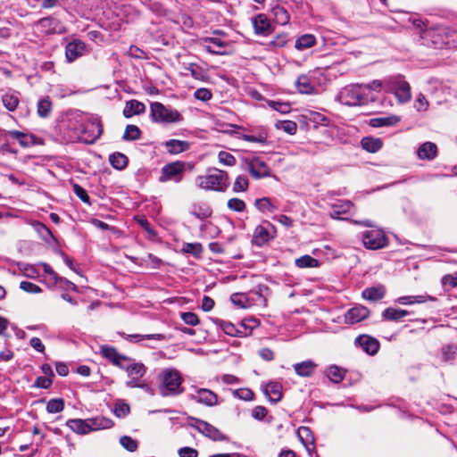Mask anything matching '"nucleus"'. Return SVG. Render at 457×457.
Masks as SVG:
<instances>
[{
  "mask_svg": "<svg viewBox=\"0 0 457 457\" xmlns=\"http://www.w3.org/2000/svg\"><path fill=\"white\" fill-rule=\"evenodd\" d=\"M196 185L204 190L224 192L228 187V174L227 171L213 168L205 175L195 179Z\"/></svg>",
  "mask_w": 457,
  "mask_h": 457,
  "instance_id": "1",
  "label": "nucleus"
},
{
  "mask_svg": "<svg viewBox=\"0 0 457 457\" xmlns=\"http://www.w3.org/2000/svg\"><path fill=\"white\" fill-rule=\"evenodd\" d=\"M338 101L345 105L356 106L368 103V94L362 85H348L343 87L337 96Z\"/></svg>",
  "mask_w": 457,
  "mask_h": 457,
  "instance_id": "2",
  "label": "nucleus"
},
{
  "mask_svg": "<svg viewBox=\"0 0 457 457\" xmlns=\"http://www.w3.org/2000/svg\"><path fill=\"white\" fill-rule=\"evenodd\" d=\"M162 384L159 391L162 396L177 395L183 392L182 378L174 369H166L162 372Z\"/></svg>",
  "mask_w": 457,
  "mask_h": 457,
  "instance_id": "3",
  "label": "nucleus"
},
{
  "mask_svg": "<svg viewBox=\"0 0 457 457\" xmlns=\"http://www.w3.org/2000/svg\"><path fill=\"white\" fill-rule=\"evenodd\" d=\"M150 110L153 121L157 123H179L183 120V116L179 111L159 102L152 103Z\"/></svg>",
  "mask_w": 457,
  "mask_h": 457,
  "instance_id": "4",
  "label": "nucleus"
},
{
  "mask_svg": "<svg viewBox=\"0 0 457 457\" xmlns=\"http://www.w3.org/2000/svg\"><path fill=\"white\" fill-rule=\"evenodd\" d=\"M186 170V162L176 161L165 164L161 170L159 182L174 181L179 183L183 179V173Z\"/></svg>",
  "mask_w": 457,
  "mask_h": 457,
  "instance_id": "5",
  "label": "nucleus"
},
{
  "mask_svg": "<svg viewBox=\"0 0 457 457\" xmlns=\"http://www.w3.org/2000/svg\"><path fill=\"white\" fill-rule=\"evenodd\" d=\"M386 86L390 91H394L396 98L401 103H406L411 99V87L401 75L390 77L386 81Z\"/></svg>",
  "mask_w": 457,
  "mask_h": 457,
  "instance_id": "6",
  "label": "nucleus"
},
{
  "mask_svg": "<svg viewBox=\"0 0 457 457\" xmlns=\"http://www.w3.org/2000/svg\"><path fill=\"white\" fill-rule=\"evenodd\" d=\"M189 420L191 421L189 425L205 436L214 441H223L227 439L226 436L212 424L193 417H190Z\"/></svg>",
  "mask_w": 457,
  "mask_h": 457,
  "instance_id": "7",
  "label": "nucleus"
},
{
  "mask_svg": "<svg viewBox=\"0 0 457 457\" xmlns=\"http://www.w3.org/2000/svg\"><path fill=\"white\" fill-rule=\"evenodd\" d=\"M245 164L247 170L255 179L270 177L271 174L269 165L259 157L245 159Z\"/></svg>",
  "mask_w": 457,
  "mask_h": 457,
  "instance_id": "8",
  "label": "nucleus"
},
{
  "mask_svg": "<svg viewBox=\"0 0 457 457\" xmlns=\"http://www.w3.org/2000/svg\"><path fill=\"white\" fill-rule=\"evenodd\" d=\"M275 227L269 221L264 224L258 225L253 232V242L262 246L275 237Z\"/></svg>",
  "mask_w": 457,
  "mask_h": 457,
  "instance_id": "9",
  "label": "nucleus"
},
{
  "mask_svg": "<svg viewBox=\"0 0 457 457\" xmlns=\"http://www.w3.org/2000/svg\"><path fill=\"white\" fill-rule=\"evenodd\" d=\"M362 242L365 247L375 250L386 245V237L381 230H370L363 233Z\"/></svg>",
  "mask_w": 457,
  "mask_h": 457,
  "instance_id": "10",
  "label": "nucleus"
},
{
  "mask_svg": "<svg viewBox=\"0 0 457 457\" xmlns=\"http://www.w3.org/2000/svg\"><path fill=\"white\" fill-rule=\"evenodd\" d=\"M36 26L44 34L62 33L64 31L61 21L52 16L40 19L37 21Z\"/></svg>",
  "mask_w": 457,
  "mask_h": 457,
  "instance_id": "11",
  "label": "nucleus"
},
{
  "mask_svg": "<svg viewBox=\"0 0 457 457\" xmlns=\"http://www.w3.org/2000/svg\"><path fill=\"white\" fill-rule=\"evenodd\" d=\"M146 372V367L141 362H133L128 374V377L130 378L126 382V386L128 387H135V386H139V382L141 378Z\"/></svg>",
  "mask_w": 457,
  "mask_h": 457,
  "instance_id": "12",
  "label": "nucleus"
},
{
  "mask_svg": "<svg viewBox=\"0 0 457 457\" xmlns=\"http://www.w3.org/2000/svg\"><path fill=\"white\" fill-rule=\"evenodd\" d=\"M191 399L207 406H214L218 403L217 395L206 388H195V394L191 395Z\"/></svg>",
  "mask_w": 457,
  "mask_h": 457,
  "instance_id": "13",
  "label": "nucleus"
},
{
  "mask_svg": "<svg viewBox=\"0 0 457 457\" xmlns=\"http://www.w3.org/2000/svg\"><path fill=\"white\" fill-rule=\"evenodd\" d=\"M103 133V125L100 121H92L83 130V140L86 144H94Z\"/></svg>",
  "mask_w": 457,
  "mask_h": 457,
  "instance_id": "14",
  "label": "nucleus"
},
{
  "mask_svg": "<svg viewBox=\"0 0 457 457\" xmlns=\"http://www.w3.org/2000/svg\"><path fill=\"white\" fill-rule=\"evenodd\" d=\"M213 321L224 331L225 334L231 337H246L245 324H240L239 328H237L233 323L220 319H215Z\"/></svg>",
  "mask_w": 457,
  "mask_h": 457,
  "instance_id": "15",
  "label": "nucleus"
},
{
  "mask_svg": "<svg viewBox=\"0 0 457 457\" xmlns=\"http://www.w3.org/2000/svg\"><path fill=\"white\" fill-rule=\"evenodd\" d=\"M355 343H357L368 354L374 355L379 349L378 341L368 335H361L356 337Z\"/></svg>",
  "mask_w": 457,
  "mask_h": 457,
  "instance_id": "16",
  "label": "nucleus"
},
{
  "mask_svg": "<svg viewBox=\"0 0 457 457\" xmlns=\"http://www.w3.org/2000/svg\"><path fill=\"white\" fill-rule=\"evenodd\" d=\"M84 51L85 44L82 41L79 39L72 40L69 42L65 47L66 58L71 62L81 56Z\"/></svg>",
  "mask_w": 457,
  "mask_h": 457,
  "instance_id": "17",
  "label": "nucleus"
},
{
  "mask_svg": "<svg viewBox=\"0 0 457 457\" xmlns=\"http://www.w3.org/2000/svg\"><path fill=\"white\" fill-rule=\"evenodd\" d=\"M370 315V311L368 308L362 305L355 306L348 310L345 314V321L350 324L358 323Z\"/></svg>",
  "mask_w": 457,
  "mask_h": 457,
  "instance_id": "18",
  "label": "nucleus"
},
{
  "mask_svg": "<svg viewBox=\"0 0 457 457\" xmlns=\"http://www.w3.org/2000/svg\"><path fill=\"white\" fill-rule=\"evenodd\" d=\"M162 145L169 154H179L187 151L190 148L191 144L188 141L170 139L165 141Z\"/></svg>",
  "mask_w": 457,
  "mask_h": 457,
  "instance_id": "19",
  "label": "nucleus"
},
{
  "mask_svg": "<svg viewBox=\"0 0 457 457\" xmlns=\"http://www.w3.org/2000/svg\"><path fill=\"white\" fill-rule=\"evenodd\" d=\"M254 32L259 35H267L270 32V23L265 14H258L253 18Z\"/></svg>",
  "mask_w": 457,
  "mask_h": 457,
  "instance_id": "20",
  "label": "nucleus"
},
{
  "mask_svg": "<svg viewBox=\"0 0 457 457\" xmlns=\"http://www.w3.org/2000/svg\"><path fill=\"white\" fill-rule=\"evenodd\" d=\"M66 426L77 434L86 435L91 431L89 420L71 419Z\"/></svg>",
  "mask_w": 457,
  "mask_h": 457,
  "instance_id": "21",
  "label": "nucleus"
},
{
  "mask_svg": "<svg viewBox=\"0 0 457 457\" xmlns=\"http://www.w3.org/2000/svg\"><path fill=\"white\" fill-rule=\"evenodd\" d=\"M100 353L115 366L120 364V361L126 360V355L119 353L113 346L102 345Z\"/></svg>",
  "mask_w": 457,
  "mask_h": 457,
  "instance_id": "22",
  "label": "nucleus"
},
{
  "mask_svg": "<svg viewBox=\"0 0 457 457\" xmlns=\"http://www.w3.org/2000/svg\"><path fill=\"white\" fill-rule=\"evenodd\" d=\"M353 206V204L351 201H338L331 205L329 214L333 219H341V215L348 213Z\"/></svg>",
  "mask_w": 457,
  "mask_h": 457,
  "instance_id": "23",
  "label": "nucleus"
},
{
  "mask_svg": "<svg viewBox=\"0 0 457 457\" xmlns=\"http://www.w3.org/2000/svg\"><path fill=\"white\" fill-rule=\"evenodd\" d=\"M145 112V105L143 103L137 100H130L126 103L123 110V115L126 118H130L134 115L144 113Z\"/></svg>",
  "mask_w": 457,
  "mask_h": 457,
  "instance_id": "24",
  "label": "nucleus"
},
{
  "mask_svg": "<svg viewBox=\"0 0 457 457\" xmlns=\"http://www.w3.org/2000/svg\"><path fill=\"white\" fill-rule=\"evenodd\" d=\"M437 147L432 142H426L422 144L418 151V157L421 160H433L436 156Z\"/></svg>",
  "mask_w": 457,
  "mask_h": 457,
  "instance_id": "25",
  "label": "nucleus"
},
{
  "mask_svg": "<svg viewBox=\"0 0 457 457\" xmlns=\"http://www.w3.org/2000/svg\"><path fill=\"white\" fill-rule=\"evenodd\" d=\"M317 368V364L311 361H304L294 365L295 373L300 377H310L312 376Z\"/></svg>",
  "mask_w": 457,
  "mask_h": 457,
  "instance_id": "26",
  "label": "nucleus"
},
{
  "mask_svg": "<svg viewBox=\"0 0 457 457\" xmlns=\"http://www.w3.org/2000/svg\"><path fill=\"white\" fill-rule=\"evenodd\" d=\"M428 301H436V298L428 295H406L398 297L395 302L403 305H410L414 303H424Z\"/></svg>",
  "mask_w": 457,
  "mask_h": 457,
  "instance_id": "27",
  "label": "nucleus"
},
{
  "mask_svg": "<svg viewBox=\"0 0 457 457\" xmlns=\"http://www.w3.org/2000/svg\"><path fill=\"white\" fill-rule=\"evenodd\" d=\"M281 385L278 382H270L264 388V394L272 403H278L282 398Z\"/></svg>",
  "mask_w": 457,
  "mask_h": 457,
  "instance_id": "28",
  "label": "nucleus"
},
{
  "mask_svg": "<svg viewBox=\"0 0 457 457\" xmlns=\"http://www.w3.org/2000/svg\"><path fill=\"white\" fill-rule=\"evenodd\" d=\"M410 312L402 309L388 307L382 312V318L390 321H400L403 318L409 315Z\"/></svg>",
  "mask_w": 457,
  "mask_h": 457,
  "instance_id": "29",
  "label": "nucleus"
},
{
  "mask_svg": "<svg viewBox=\"0 0 457 457\" xmlns=\"http://www.w3.org/2000/svg\"><path fill=\"white\" fill-rule=\"evenodd\" d=\"M185 69L190 72L192 78L200 81H207L209 79V75L207 71H205L200 65L191 62L185 66Z\"/></svg>",
  "mask_w": 457,
  "mask_h": 457,
  "instance_id": "30",
  "label": "nucleus"
},
{
  "mask_svg": "<svg viewBox=\"0 0 457 457\" xmlns=\"http://www.w3.org/2000/svg\"><path fill=\"white\" fill-rule=\"evenodd\" d=\"M53 103L49 96L39 99L37 105V112L40 118H47L51 114Z\"/></svg>",
  "mask_w": 457,
  "mask_h": 457,
  "instance_id": "31",
  "label": "nucleus"
},
{
  "mask_svg": "<svg viewBox=\"0 0 457 457\" xmlns=\"http://www.w3.org/2000/svg\"><path fill=\"white\" fill-rule=\"evenodd\" d=\"M400 121L396 115L379 117L370 120V125L374 128L395 126Z\"/></svg>",
  "mask_w": 457,
  "mask_h": 457,
  "instance_id": "32",
  "label": "nucleus"
},
{
  "mask_svg": "<svg viewBox=\"0 0 457 457\" xmlns=\"http://www.w3.org/2000/svg\"><path fill=\"white\" fill-rule=\"evenodd\" d=\"M361 145L364 150L370 153H376L381 149L383 143L379 138L365 137L361 139Z\"/></svg>",
  "mask_w": 457,
  "mask_h": 457,
  "instance_id": "33",
  "label": "nucleus"
},
{
  "mask_svg": "<svg viewBox=\"0 0 457 457\" xmlns=\"http://www.w3.org/2000/svg\"><path fill=\"white\" fill-rule=\"evenodd\" d=\"M362 296L370 301H378L385 296V288L382 286L368 287L363 290Z\"/></svg>",
  "mask_w": 457,
  "mask_h": 457,
  "instance_id": "34",
  "label": "nucleus"
},
{
  "mask_svg": "<svg viewBox=\"0 0 457 457\" xmlns=\"http://www.w3.org/2000/svg\"><path fill=\"white\" fill-rule=\"evenodd\" d=\"M89 422L91 431L109 428H112L113 425V422L110 419L104 417H96L95 419H90Z\"/></svg>",
  "mask_w": 457,
  "mask_h": 457,
  "instance_id": "35",
  "label": "nucleus"
},
{
  "mask_svg": "<svg viewBox=\"0 0 457 457\" xmlns=\"http://www.w3.org/2000/svg\"><path fill=\"white\" fill-rule=\"evenodd\" d=\"M4 106L10 112H13L19 103V96L16 93H6L2 97Z\"/></svg>",
  "mask_w": 457,
  "mask_h": 457,
  "instance_id": "36",
  "label": "nucleus"
},
{
  "mask_svg": "<svg viewBox=\"0 0 457 457\" xmlns=\"http://www.w3.org/2000/svg\"><path fill=\"white\" fill-rule=\"evenodd\" d=\"M316 43L315 37L312 34H305L301 36L295 41V48L298 50H304L313 46Z\"/></svg>",
  "mask_w": 457,
  "mask_h": 457,
  "instance_id": "37",
  "label": "nucleus"
},
{
  "mask_svg": "<svg viewBox=\"0 0 457 457\" xmlns=\"http://www.w3.org/2000/svg\"><path fill=\"white\" fill-rule=\"evenodd\" d=\"M110 163L116 170H123L128 164V158L121 153H115L110 155Z\"/></svg>",
  "mask_w": 457,
  "mask_h": 457,
  "instance_id": "38",
  "label": "nucleus"
},
{
  "mask_svg": "<svg viewBox=\"0 0 457 457\" xmlns=\"http://www.w3.org/2000/svg\"><path fill=\"white\" fill-rule=\"evenodd\" d=\"M254 205L262 212H273L277 210V206L272 204L270 198L269 197L256 199Z\"/></svg>",
  "mask_w": 457,
  "mask_h": 457,
  "instance_id": "39",
  "label": "nucleus"
},
{
  "mask_svg": "<svg viewBox=\"0 0 457 457\" xmlns=\"http://www.w3.org/2000/svg\"><path fill=\"white\" fill-rule=\"evenodd\" d=\"M212 213V209L207 204L194 205L191 214L199 220H205Z\"/></svg>",
  "mask_w": 457,
  "mask_h": 457,
  "instance_id": "40",
  "label": "nucleus"
},
{
  "mask_svg": "<svg viewBox=\"0 0 457 457\" xmlns=\"http://www.w3.org/2000/svg\"><path fill=\"white\" fill-rule=\"evenodd\" d=\"M295 86L298 91L302 94H311L313 91V87L312 86L309 78L305 75L298 77Z\"/></svg>",
  "mask_w": 457,
  "mask_h": 457,
  "instance_id": "41",
  "label": "nucleus"
},
{
  "mask_svg": "<svg viewBox=\"0 0 457 457\" xmlns=\"http://www.w3.org/2000/svg\"><path fill=\"white\" fill-rule=\"evenodd\" d=\"M326 375L331 382L339 383L344 379L345 371L337 366H330L327 370Z\"/></svg>",
  "mask_w": 457,
  "mask_h": 457,
  "instance_id": "42",
  "label": "nucleus"
},
{
  "mask_svg": "<svg viewBox=\"0 0 457 457\" xmlns=\"http://www.w3.org/2000/svg\"><path fill=\"white\" fill-rule=\"evenodd\" d=\"M298 268H315L319 266V261L310 255H303L295 260Z\"/></svg>",
  "mask_w": 457,
  "mask_h": 457,
  "instance_id": "43",
  "label": "nucleus"
},
{
  "mask_svg": "<svg viewBox=\"0 0 457 457\" xmlns=\"http://www.w3.org/2000/svg\"><path fill=\"white\" fill-rule=\"evenodd\" d=\"M141 130L136 125H128L125 129L122 138L126 141H132L140 138Z\"/></svg>",
  "mask_w": 457,
  "mask_h": 457,
  "instance_id": "44",
  "label": "nucleus"
},
{
  "mask_svg": "<svg viewBox=\"0 0 457 457\" xmlns=\"http://www.w3.org/2000/svg\"><path fill=\"white\" fill-rule=\"evenodd\" d=\"M272 12L278 23L284 25L289 21V15L284 7L277 5L272 9Z\"/></svg>",
  "mask_w": 457,
  "mask_h": 457,
  "instance_id": "45",
  "label": "nucleus"
},
{
  "mask_svg": "<svg viewBox=\"0 0 457 457\" xmlns=\"http://www.w3.org/2000/svg\"><path fill=\"white\" fill-rule=\"evenodd\" d=\"M64 409V401L62 398L51 399L46 404V411L49 413H58Z\"/></svg>",
  "mask_w": 457,
  "mask_h": 457,
  "instance_id": "46",
  "label": "nucleus"
},
{
  "mask_svg": "<svg viewBox=\"0 0 457 457\" xmlns=\"http://www.w3.org/2000/svg\"><path fill=\"white\" fill-rule=\"evenodd\" d=\"M248 187H249L248 179L244 175H239L237 177V179L233 184V191L235 193L245 192L248 189Z\"/></svg>",
  "mask_w": 457,
  "mask_h": 457,
  "instance_id": "47",
  "label": "nucleus"
},
{
  "mask_svg": "<svg viewBox=\"0 0 457 457\" xmlns=\"http://www.w3.org/2000/svg\"><path fill=\"white\" fill-rule=\"evenodd\" d=\"M120 443L127 451L134 453L138 447L137 441L131 436H123L120 438Z\"/></svg>",
  "mask_w": 457,
  "mask_h": 457,
  "instance_id": "48",
  "label": "nucleus"
},
{
  "mask_svg": "<svg viewBox=\"0 0 457 457\" xmlns=\"http://www.w3.org/2000/svg\"><path fill=\"white\" fill-rule=\"evenodd\" d=\"M276 127L278 129H282L284 130L285 132H287V134L289 135H294L295 134L296 130H297V125L295 121L293 120H282V121H278L277 122L276 124Z\"/></svg>",
  "mask_w": 457,
  "mask_h": 457,
  "instance_id": "49",
  "label": "nucleus"
},
{
  "mask_svg": "<svg viewBox=\"0 0 457 457\" xmlns=\"http://www.w3.org/2000/svg\"><path fill=\"white\" fill-rule=\"evenodd\" d=\"M183 251L194 256H199L203 252V246L200 243H187L183 245Z\"/></svg>",
  "mask_w": 457,
  "mask_h": 457,
  "instance_id": "50",
  "label": "nucleus"
},
{
  "mask_svg": "<svg viewBox=\"0 0 457 457\" xmlns=\"http://www.w3.org/2000/svg\"><path fill=\"white\" fill-rule=\"evenodd\" d=\"M233 395L245 401H251L253 399L254 394L248 388H240L234 390Z\"/></svg>",
  "mask_w": 457,
  "mask_h": 457,
  "instance_id": "51",
  "label": "nucleus"
},
{
  "mask_svg": "<svg viewBox=\"0 0 457 457\" xmlns=\"http://www.w3.org/2000/svg\"><path fill=\"white\" fill-rule=\"evenodd\" d=\"M129 337L131 341L139 342L143 339H157L164 340L165 336L162 334H148V335H129Z\"/></svg>",
  "mask_w": 457,
  "mask_h": 457,
  "instance_id": "52",
  "label": "nucleus"
},
{
  "mask_svg": "<svg viewBox=\"0 0 457 457\" xmlns=\"http://www.w3.org/2000/svg\"><path fill=\"white\" fill-rule=\"evenodd\" d=\"M73 193L85 204H90V198L87 193V191L79 185L73 184L72 186Z\"/></svg>",
  "mask_w": 457,
  "mask_h": 457,
  "instance_id": "53",
  "label": "nucleus"
},
{
  "mask_svg": "<svg viewBox=\"0 0 457 457\" xmlns=\"http://www.w3.org/2000/svg\"><path fill=\"white\" fill-rule=\"evenodd\" d=\"M10 137L16 139L21 145L28 146L29 142L28 140V136L18 130H12L8 132Z\"/></svg>",
  "mask_w": 457,
  "mask_h": 457,
  "instance_id": "54",
  "label": "nucleus"
},
{
  "mask_svg": "<svg viewBox=\"0 0 457 457\" xmlns=\"http://www.w3.org/2000/svg\"><path fill=\"white\" fill-rule=\"evenodd\" d=\"M219 162L228 166H234L236 164V158L229 153L220 151L218 154Z\"/></svg>",
  "mask_w": 457,
  "mask_h": 457,
  "instance_id": "55",
  "label": "nucleus"
},
{
  "mask_svg": "<svg viewBox=\"0 0 457 457\" xmlns=\"http://www.w3.org/2000/svg\"><path fill=\"white\" fill-rule=\"evenodd\" d=\"M228 207L235 212H241L245 209V204L239 198H231L228 201Z\"/></svg>",
  "mask_w": 457,
  "mask_h": 457,
  "instance_id": "56",
  "label": "nucleus"
},
{
  "mask_svg": "<svg viewBox=\"0 0 457 457\" xmlns=\"http://www.w3.org/2000/svg\"><path fill=\"white\" fill-rule=\"evenodd\" d=\"M208 41L212 44V45H208L205 46V49L208 53L213 54H222L221 51L215 48V46H217L219 48H221L224 46V44L221 41H220L217 38H209Z\"/></svg>",
  "mask_w": 457,
  "mask_h": 457,
  "instance_id": "57",
  "label": "nucleus"
},
{
  "mask_svg": "<svg viewBox=\"0 0 457 457\" xmlns=\"http://www.w3.org/2000/svg\"><path fill=\"white\" fill-rule=\"evenodd\" d=\"M180 317L182 320L190 326H195L199 323V319L197 315L194 312H181Z\"/></svg>",
  "mask_w": 457,
  "mask_h": 457,
  "instance_id": "58",
  "label": "nucleus"
},
{
  "mask_svg": "<svg viewBox=\"0 0 457 457\" xmlns=\"http://www.w3.org/2000/svg\"><path fill=\"white\" fill-rule=\"evenodd\" d=\"M20 287L22 290H24L25 292H28L30 294H38L42 291L41 288L37 285H36L32 282H29V281H21L20 284Z\"/></svg>",
  "mask_w": 457,
  "mask_h": 457,
  "instance_id": "59",
  "label": "nucleus"
},
{
  "mask_svg": "<svg viewBox=\"0 0 457 457\" xmlns=\"http://www.w3.org/2000/svg\"><path fill=\"white\" fill-rule=\"evenodd\" d=\"M129 405L124 403H118L115 404L114 413L119 418H124L129 413Z\"/></svg>",
  "mask_w": 457,
  "mask_h": 457,
  "instance_id": "60",
  "label": "nucleus"
},
{
  "mask_svg": "<svg viewBox=\"0 0 457 457\" xmlns=\"http://www.w3.org/2000/svg\"><path fill=\"white\" fill-rule=\"evenodd\" d=\"M194 96L197 100H201V101L206 102V101H209L212 98V94L211 90L203 87V88H198L195 92Z\"/></svg>",
  "mask_w": 457,
  "mask_h": 457,
  "instance_id": "61",
  "label": "nucleus"
},
{
  "mask_svg": "<svg viewBox=\"0 0 457 457\" xmlns=\"http://www.w3.org/2000/svg\"><path fill=\"white\" fill-rule=\"evenodd\" d=\"M428 102L423 94H420L415 100L414 107L418 112H424L428 109Z\"/></svg>",
  "mask_w": 457,
  "mask_h": 457,
  "instance_id": "62",
  "label": "nucleus"
},
{
  "mask_svg": "<svg viewBox=\"0 0 457 457\" xmlns=\"http://www.w3.org/2000/svg\"><path fill=\"white\" fill-rule=\"evenodd\" d=\"M52 378L49 377H38L37 378L34 386L38 388L47 389L52 386Z\"/></svg>",
  "mask_w": 457,
  "mask_h": 457,
  "instance_id": "63",
  "label": "nucleus"
},
{
  "mask_svg": "<svg viewBox=\"0 0 457 457\" xmlns=\"http://www.w3.org/2000/svg\"><path fill=\"white\" fill-rule=\"evenodd\" d=\"M42 266L45 274L49 277V279L53 281L54 285H56L58 283V278L60 276L53 270V268L49 264L43 263Z\"/></svg>",
  "mask_w": 457,
  "mask_h": 457,
  "instance_id": "64",
  "label": "nucleus"
}]
</instances>
